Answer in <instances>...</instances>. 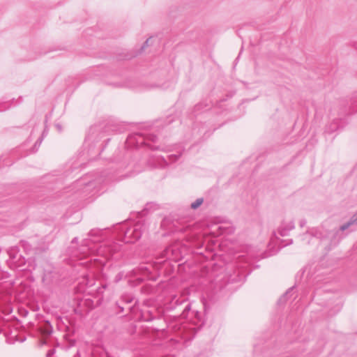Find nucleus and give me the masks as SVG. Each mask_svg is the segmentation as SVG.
<instances>
[{"instance_id":"3","label":"nucleus","mask_w":357,"mask_h":357,"mask_svg":"<svg viewBox=\"0 0 357 357\" xmlns=\"http://www.w3.org/2000/svg\"><path fill=\"white\" fill-rule=\"evenodd\" d=\"M146 229V225L143 222L138 221L135 223L126 222L116 226L114 228V232L118 241L133 243L141 238Z\"/></svg>"},{"instance_id":"27","label":"nucleus","mask_w":357,"mask_h":357,"mask_svg":"<svg viewBox=\"0 0 357 357\" xmlns=\"http://www.w3.org/2000/svg\"><path fill=\"white\" fill-rule=\"evenodd\" d=\"M292 243H293V240L292 239H289V240H287V243L285 245H284L283 246H285V245H291Z\"/></svg>"},{"instance_id":"14","label":"nucleus","mask_w":357,"mask_h":357,"mask_svg":"<svg viewBox=\"0 0 357 357\" xmlns=\"http://www.w3.org/2000/svg\"><path fill=\"white\" fill-rule=\"evenodd\" d=\"M294 287L289 288L287 290V291L279 298V300H278L279 304H283L287 301L289 294L294 290Z\"/></svg>"},{"instance_id":"1","label":"nucleus","mask_w":357,"mask_h":357,"mask_svg":"<svg viewBox=\"0 0 357 357\" xmlns=\"http://www.w3.org/2000/svg\"><path fill=\"white\" fill-rule=\"evenodd\" d=\"M102 230L93 229L89 233L90 237H96V240L93 239H84L81 247L82 252L86 253L87 252L96 251L98 255H102L107 259H118L119 256L116 255L118 252L121 250V245L116 243H102L98 248H92L91 243L97 241H100L102 239Z\"/></svg>"},{"instance_id":"11","label":"nucleus","mask_w":357,"mask_h":357,"mask_svg":"<svg viewBox=\"0 0 357 357\" xmlns=\"http://www.w3.org/2000/svg\"><path fill=\"white\" fill-rule=\"evenodd\" d=\"M295 228L294 222L291 220L289 222L282 221L278 229V233L281 236H287L289 235L290 231Z\"/></svg>"},{"instance_id":"9","label":"nucleus","mask_w":357,"mask_h":357,"mask_svg":"<svg viewBox=\"0 0 357 357\" xmlns=\"http://www.w3.org/2000/svg\"><path fill=\"white\" fill-rule=\"evenodd\" d=\"M183 151H184V149H183L181 151H178L177 153L169 155L167 156V159H165L164 158L157 157L155 158L157 163L150 164V165L153 167H159V166L160 167L166 166L171 163H174L179 159V158L181 156Z\"/></svg>"},{"instance_id":"31","label":"nucleus","mask_w":357,"mask_h":357,"mask_svg":"<svg viewBox=\"0 0 357 357\" xmlns=\"http://www.w3.org/2000/svg\"><path fill=\"white\" fill-rule=\"evenodd\" d=\"M219 229L221 231V233H224L225 232V229L222 227H219Z\"/></svg>"},{"instance_id":"15","label":"nucleus","mask_w":357,"mask_h":357,"mask_svg":"<svg viewBox=\"0 0 357 357\" xmlns=\"http://www.w3.org/2000/svg\"><path fill=\"white\" fill-rule=\"evenodd\" d=\"M20 246L24 249V252L28 254L32 250V247L26 241H21L20 242Z\"/></svg>"},{"instance_id":"17","label":"nucleus","mask_w":357,"mask_h":357,"mask_svg":"<svg viewBox=\"0 0 357 357\" xmlns=\"http://www.w3.org/2000/svg\"><path fill=\"white\" fill-rule=\"evenodd\" d=\"M204 202V198L202 197H200V198H197L195 202H193L191 204H190V207L192 209H197Z\"/></svg>"},{"instance_id":"13","label":"nucleus","mask_w":357,"mask_h":357,"mask_svg":"<svg viewBox=\"0 0 357 357\" xmlns=\"http://www.w3.org/2000/svg\"><path fill=\"white\" fill-rule=\"evenodd\" d=\"M47 135V130L46 128L44 129L43 131L42 135L38 139V140L36 142V143L33 145V147L32 149L33 152L37 151L38 147L41 144L44 137Z\"/></svg>"},{"instance_id":"21","label":"nucleus","mask_w":357,"mask_h":357,"mask_svg":"<svg viewBox=\"0 0 357 357\" xmlns=\"http://www.w3.org/2000/svg\"><path fill=\"white\" fill-rule=\"evenodd\" d=\"M133 301V298L131 296L125 295L121 298V302L125 303L126 304H129L132 303Z\"/></svg>"},{"instance_id":"30","label":"nucleus","mask_w":357,"mask_h":357,"mask_svg":"<svg viewBox=\"0 0 357 357\" xmlns=\"http://www.w3.org/2000/svg\"><path fill=\"white\" fill-rule=\"evenodd\" d=\"M352 46L356 49L357 50V42H354L353 44H352Z\"/></svg>"},{"instance_id":"4","label":"nucleus","mask_w":357,"mask_h":357,"mask_svg":"<svg viewBox=\"0 0 357 357\" xmlns=\"http://www.w3.org/2000/svg\"><path fill=\"white\" fill-rule=\"evenodd\" d=\"M168 310H173L178 308V312L177 316L181 317L182 319H188L189 315L195 317L196 320H192V317L190 318L195 325L198 327L203 325L202 321V314L198 311H191V303L185 298L182 296H174L168 305L166 307Z\"/></svg>"},{"instance_id":"12","label":"nucleus","mask_w":357,"mask_h":357,"mask_svg":"<svg viewBox=\"0 0 357 357\" xmlns=\"http://www.w3.org/2000/svg\"><path fill=\"white\" fill-rule=\"evenodd\" d=\"M152 265L142 264L139 266L138 271L144 275H149L152 273Z\"/></svg>"},{"instance_id":"6","label":"nucleus","mask_w":357,"mask_h":357,"mask_svg":"<svg viewBox=\"0 0 357 357\" xmlns=\"http://www.w3.org/2000/svg\"><path fill=\"white\" fill-rule=\"evenodd\" d=\"M356 112H357V94L354 95L351 98L349 108L340 109V117L327 125L325 131L328 133H332L340 128H342L347 124L346 116Z\"/></svg>"},{"instance_id":"22","label":"nucleus","mask_w":357,"mask_h":357,"mask_svg":"<svg viewBox=\"0 0 357 357\" xmlns=\"http://www.w3.org/2000/svg\"><path fill=\"white\" fill-rule=\"evenodd\" d=\"M55 352H56V350L54 349H51L47 351L46 356L47 357H52L53 355L55 354Z\"/></svg>"},{"instance_id":"35","label":"nucleus","mask_w":357,"mask_h":357,"mask_svg":"<svg viewBox=\"0 0 357 357\" xmlns=\"http://www.w3.org/2000/svg\"><path fill=\"white\" fill-rule=\"evenodd\" d=\"M93 185V183H92V182H91V181H90V182H89V183H87V185H90V186H91V185Z\"/></svg>"},{"instance_id":"5","label":"nucleus","mask_w":357,"mask_h":357,"mask_svg":"<svg viewBox=\"0 0 357 357\" xmlns=\"http://www.w3.org/2000/svg\"><path fill=\"white\" fill-rule=\"evenodd\" d=\"M9 256L8 259L6 261L8 266L13 270L17 271H28L31 272L35 270L36 264L33 259H29L27 260L20 254L18 246L11 247L8 250Z\"/></svg>"},{"instance_id":"2","label":"nucleus","mask_w":357,"mask_h":357,"mask_svg":"<svg viewBox=\"0 0 357 357\" xmlns=\"http://www.w3.org/2000/svg\"><path fill=\"white\" fill-rule=\"evenodd\" d=\"M95 280L89 275H84L79 282L78 290L86 294L84 305L90 309L100 306L103 301V293L107 287V284H102L96 289H92Z\"/></svg>"},{"instance_id":"16","label":"nucleus","mask_w":357,"mask_h":357,"mask_svg":"<svg viewBox=\"0 0 357 357\" xmlns=\"http://www.w3.org/2000/svg\"><path fill=\"white\" fill-rule=\"evenodd\" d=\"M105 177L104 179H102V182H105V183H107V182H109V181H116L118 179L117 177H119L118 176L116 175H112V176H109L106 173H103V176ZM119 177H122V176H120Z\"/></svg>"},{"instance_id":"26","label":"nucleus","mask_w":357,"mask_h":357,"mask_svg":"<svg viewBox=\"0 0 357 357\" xmlns=\"http://www.w3.org/2000/svg\"><path fill=\"white\" fill-rule=\"evenodd\" d=\"M56 128H57V130L59 131V132H61L62 130V127L60 124H56L55 125Z\"/></svg>"},{"instance_id":"10","label":"nucleus","mask_w":357,"mask_h":357,"mask_svg":"<svg viewBox=\"0 0 357 357\" xmlns=\"http://www.w3.org/2000/svg\"><path fill=\"white\" fill-rule=\"evenodd\" d=\"M181 257V251L178 245L175 244L166 248L161 254V259H172L177 261Z\"/></svg>"},{"instance_id":"34","label":"nucleus","mask_w":357,"mask_h":357,"mask_svg":"<svg viewBox=\"0 0 357 357\" xmlns=\"http://www.w3.org/2000/svg\"><path fill=\"white\" fill-rule=\"evenodd\" d=\"M340 308H341V306H339V305H338V306L337 307V310H336V312H338V311L340 310Z\"/></svg>"},{"instance_id":"7","label":"nucleus","mask_w":357,"mask_h":357,"mask_svg":"<svg viewBox=\"0 0 357 357\" xmlns=\"http://www.w3.org/2000/svg\"><path fill=\"white\" fill-rule=\"evenodd\" d=\"M157 139V136L152 133L147 135L139 132L132 133L128 137L126 144L128 147L139 148L143 146H147L152 150H159L160 149L159 146L151 145L150 144V142L155 143Z\"/></svg>"},{"instance_id":"20","label":"nucleus","mask_w":357,"mask_h":357,"mask_svg":"<svg viewBox=\"0 0 357 357\" xmlns=\"http://www.w3.org/2000/svg\"><path fill=\"white\" fill-rule=\"evenodd\" d=\"M125 277H126L125 273L123 271H120L114 277V282L115 283H118L119 282H120Z\"/></svg>"},{"instance_id":"25","label":"nucleus","mask_w":357,"mask_h":357,"mask_svg":"<svg viewBox=\"0 0 357 357\" xmlns=\"http://www.w3.org/2000/svg\"><path fill=\"white\" fill-rule=\"evenodd\" d=\"M167 121H167L168 123H167L166 125L171 123H172V122H173L174 120V118H173V117H168V118H167Z\"/></svg>"},{"instance_id":"18","label":"nucleus","mask_w":357,"mask_h":357,"mask_svg":"<svg viewBox=\"0 0 357 357\" xmlns=\"http://www.w3.org/2000/svg\"><path fill=\"white\" fill-rule=\"evenodd\" d=\"M13 102L10 101H4L0 102V112L6 111L9 109L12 105Z\"/></svg>"},{"instance_id":"29","label":"nucleus","mask_w":357,"mask_h":357,"mask_svg":"<svg viewBox=\"0 0 357 357\" xmlns=\"http://www.w3.org/2000/svg\"><path fill=\"white\" fill-rule=\"evenodd\" d=\"M116 305H118L119 308L120 309V311H121V312H123V311L124 307H122V306H121V305H119L118 303H116Z\"/></svg>"},{"instance_id":"24","label":"nucleus","mask_w":357,"mask_h":357,"mask_svg":"<svg viewBox=\"0 0 357 357\" xmlns=\"http://www.w3.org/2000/svg\"><path fill=\"white\" fill-rule=\"evenodd\" d=\"M150 39H151V38H148V39H147V40L144 43L143 45H142V47H141V51H143V50H144V48L146 47V46H147V45H148V43H149V40H150Z\"/></svg>"},{"instance_id":"8","label":"nucleus","mask_w":357,"mask_h":357,"mask_svg":"<svg viewBox=\"0 0 357 357\" xmlns=\"http://www.w3.org/2000/svg\"><path fill=\"white\" fill-rule=\"evenodd\" d=\"M96 129V127L91 128L90 133L86 137L84 144V151H86L87 155L90 157V160L94 158L96 155L100 154V149H98L96 151H95V145L90 144V142L93 140V134Z\"/></svg>"},{"instance_id":"28","label":"nucleus","mask_w":357,"mask_h":357,"mask_svg":"<svg viewBox=\"0 0 357 357\" xmlns=\"http://www.w3.org/2000/svg\"><path fill=\"white\" fill-rule=\"evenodd\" d=\"M73 357H81L80 353L79 351L73 356Z\"/></svg>"},{"instance_id":"23","label":"nucleus","mask_w":357,"mask_h":357,"mask_svg":"<svg viewBox=\"0 0 357 357\" xmlns=\"http://www.w3.org/2000/svg\"><path fill=\"white\" fill-rule=\"evenodd\" d=\"M306 223H307V221L305 219H301L299 222V225L301 227H303L305 226Z\"/></svg>"},{"instance_id":"32","label":"nucleus","mask_w":357,"mask_h":357,"mask_svg":"<svg viewBox=\"0 0 357 357\" xmlns=\"http://www.w3.org/2000/svg\"><path fill=\"white\" fill-rule=\"evenodd\" d=\"M77 239H78V238H77V237H75V238L73 239V241H72V243H74L75 242H77Z\"/></svg>"},{"instance_id":"33","label":"nucleus","mask_w":357,"mask_h":357,"mask_svg":"<svg viewBox=\"0 0 357 357\" xmlns=\"http://www.w3.org/2000/svg\"><path fill=\"white\" fill-rule=\"evenodd\" d=\"M273 236H274V237H275V238H278V236H277V234H276V231H273Z\"/></svg>"},{"instance_id":"19","label":"nucleus","mask_w":357,"mask_h":357,"mask_svg":"<svg viewBox=\"0 0 357 357\" xmlns=\"http://www.w3.org/2000/svg\"><path fill=\"white\" fill-rule=\"evenodd\" d=\"M207 106L206 104H204L202 102H200L197 105H196L194 107V111L193 112L196 114H198L199 112H200L202 110L204 109V107H206Z\"/></svg>"}]
</instances>
